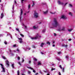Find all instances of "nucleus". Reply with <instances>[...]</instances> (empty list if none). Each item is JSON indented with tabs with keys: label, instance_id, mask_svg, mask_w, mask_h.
<instances>
[{
	"label": "nucleus",
	"instance_id": "nucleus-1",
	"mask_svg": "<svg viewBox=\"0 0 75 75\" xmlns=\"http://www.w3.org/2000/svg\"><path fill=\"white\" fill-rule=\"evenodd\" d=\"M53 22L54 23L52 24V25L54 27H57L59 25L58 21L55 18H54Z\"/></svg>",
	"mask_w": 75,
	"mask_h": 75
},
{
	"label": "nucleus",
	"instance_id": "nucleus-2",
	"mask_svg": "<svg viewBox=\"0 0 75 75\" xmlns=\"http://www.w3.org/2000/svg\"><path fill=\"white\" fill-rule=\"evenodd\" d=\"M34 16L35 18H38V13L36 11H34Z\"/></svg>",
	"mask_w": 75,
	"mask_h": 75
},
{
	"label": "nucleus",
	"instance_id": "nucleus-3",
	"mask_svg": "<svg viewBox=\"0 0 75 75\" xmlns=\"http://www.w3.org/2000/svg\"><path fill=\"white\" fill-rule=\"evenodd\" d=\"M0 65L1 66V68L3 69V71H1V72H5L6 71H5V68L4 67V66H3V64L1 63L0 64Z\"/></svg>",
	"mask_w": 75,
	"mask_h": 75
},
{
	"label": "nucleus",
	"instance_id": "nucleus-4",
	"mask_svg": "<svg viewBox=\"0 0 75 75\" xmlns=\"http://www.w3.org/2000/svg\"><path fill=\"white\" fill-rule=\"evenodd\" d=\"M61 18H63V19H65V20H66V19H67V17L64 15H62V16Z\"/></svg>",
	"mask_w": 75,
	"mask_h": 75
},
{
	"label": "nucleus",
	"instance_id": "nucleus-5",
	"mask_svg": "<svg viewBox=\"0 0 75 75\" xmlns=\"http://www.w3.org/2000/svg\"><path fill=\"white\" fill-rule=\"evenodd\" d=\"M6 64L8 66V67H9V65H10V64H9V62L8 60H6Z\"/></svg>",
	"mask_w": 75,
	"mask_h": 75
},
{
	"label": "nucleus",
	"instance_id": "nucleus-6",
	"mask_svg": "<svg viewBox=\"0 0 75 75\" xmlns=\"http://www.w3.org/2000/svg\"><path fill=\"white\" fill-rule=\"evenodd\" d=\"M58 3L59 4H61V5H63L64 3L63 2H61L60 1H58Z\"/></svg>",
	"mask_w": 75,
	"mask_h": 75
},
{
	"label": "nucleus",
	"instance_id": "nucleus-7",
	"mask_svg": "<svg viewBox=\"0 0 75 75\" xmlns=\"http://www.w3.org/2000/svg\"><path fill=\"white\" fill-rule=\"evenodd\" d=\"M21 16H22V14H23V10H22V9H21Z\"/></svg>",
	"mask_w": 75,
	"mask_h": 75
},
{
	"label": "nucleus",
	"instance_id": "nucleus-8",
	"mask_svg": "<svg viewBox=\"0 0 75 75\" xmlns=\"http://www.w3.org/2000/svg\"><path fill=\"white\" fill-rule=\"evenodd\" d=\"M1 18H3V17H4V15H3V13H1Z\"/></svg>",
	"mask_w": 75,
	"mask_h": 75
},
{
	"label": "nucleus",
	"instance_id": "nucleus-9",
	"mask_svg": "<svg viewBox=\"0 0 75 75\" xmlns=\"http://www.w3.org/2000/svg\"><path fill=\"white\" fill-rule=\"evenodd\" d=\"M69 15H70L71 16H72V14L71 12H69Z\"/></svg>",
	"mask_w": 75,
	"mask_h": 75
},
{
	"label": "nucleus",
	"instance_id": "nucleus-10",
	"mask_svg": "<svg viewBox=\"0 0 75 75\" xmlns=\"http://www.w3.org/2000/svg\"><path fill=\"white\" fill-rule=\"evenodd\" d=\"M44 45V43H42L41 44V45L40 46V47H42Z\"/></svg>",
	"mask_w": 75,
	"mask_h": 75
},
{
	"label": "nucleus",
	"instance_id": "nucleus-11",
	"mask_svg": "<svg viewBox=\"0 0 75 75\" xmlns=\"http://www.w3.org/2000/svg\"><path fill=\"white\" fill-rule=\"evenodd\" d=\"M41 65V63L40 62H39L38 63V65Z\"/></svg>",
	"mask_w": 75,
	"mask_h": 75
},
{
	"label": "nucleus",
	"instance_id": "nucleus-12",
	"mask_svg": "<svg viewBox=\"0 0 75 75\" xmlns=\"http://www.w3.org/2000/svg\"><path fill=\"white\" fill-rule=\"evenodd\" d=\"M61 30L62 31H65V28H64V27H63Z\"/></svg>",
	"mask_w": 75,
	"mask_h": 75
},
{
	"label": "nucleus",
	"instance_id": "nucleus-13",
	"mask_svg": "<svg viewBox=\"0 0 75 75\" xmlns=\"http://www.w3.org/2000/svg\"><path fill=\"white\" fill-rule=\"evenodd\" d=\"M33 59L34 61H37V59L35 58H33Z\"/></svg>",
	"mask_w": 75,
	"mask_h": 75
},
{
	"label": "nucleus",
	"instance_id": "nucleus-14",
	"mask_svg": "<svg viewBox=\"0 0 75 75\" xmlns=\"http://www.w3.org/2000/svg\"><path fill=\"white\" fill-rule=\"evenodd\" d=\"M16 31H18L19 33H20V30H19V29L16 28Z\"/></svg>",
	"mask_w": 75,
	"mask_h": 75
},
{
	"label": "nucleus",
	"instance_id": "nucleus-15",
	"mask_svg": "<svg viewBox=\"0 0 75 75\" xmlns=\"http://www.w3.org/2000/svg\"><path fill=\"white\" fill-rule=\"evenodd\" d=\"M14 64H12L11 65L12 67L13 68H14Z\"/></svg>",
	"mask_w": 75,
	"mask_h": 75
},
{
	"label": "nucleus",
	"instance_id": "nucleus-16",
	"mask_svg": "<svg viewBox=\"0 0 75 75\" xmlns=\"http://www.w3.org/2000/svg\"><path fill=\"white\" fill-rule=\"evenodd\" d=\"M34 38V39H35V40H36V39H38V37L37 36H36V37Z\"/></svg>",
	"mask_w": 75,
	"mask_h": 75
},
{
	"label": "nucleus",
	"instance_id": "nucleus-17",
	"mask_svg": "<svg viewBox=\"0 0 75 75\" xmlns=\"http://www.w3.org/2000/svg\"><path fill=\"white\" fill-rule=\"evenodd\" d=\"M32 2L33 3V4L32 5V7H33L34 5H35V4H34V2L33 1H32Z\"/></svg>",
	"mask_w": 75,
	"mask_h": 75
},
{
	"label": "nucleus",
	"instance_id": "nucleus-18",
	"mask_svg": "<svg viewBox=\"0 0 75 75\" xmlns=\"http://www.w3.org/2000/svg\"><path fill=\"white\" fill-rule=\"evenodd\" d=\"M48 13V11H44V14H47V13Z\"/></svg>",
	"mask_w": 75,
	"mask_h": 75
},
{
	"label": "nucleus",
	"instance_id": "nucleus-19",
	"mask_svg": "<svg viewBox=\"0 0 75 75\" xmlns=\"http://www.w3.org/2000/svg\"><path fill=\"white\" fill-rule=\"evenodd\" d=\"M47 44H48V45H50V42H47Z\"/></svg>",
	"mask_w": 75,
	"mask_h": 75
},
{
	"label": "nucleus",
	"instance_id": "nucleus-20",
	"mask_svg": "<svg viewBox=\"0 0 75 75\" xmlns=\"http://www.w3.org/2000/svg\"><path fill=\"white\" fill-rule=\"evenodd\" d=\"M66 58H67V59H68L69 58V56H65Z\"/></svg>",
	"mask_w": 75,
	"mask_h": 75
},
{
	"label": "nucleus",
	"instance_id": "nucleus-21",
	"mask_svg": "<svg viewBox=\"0 0 75 75\" xmlns=\"http://www.w3.org/2000/svg\"><path fill=\"white\" fill-rule=\"evenodd\" d=\"M17 74L18 75H20V71L19 70H18L17 71Z\"/></svg>",
	"mask_w": 75,
	"mask_h": 75
},
{
	"label": "nucleus",
	"instance_id": "nucleus-22",
	"mask_svg": "<svg viewBox=\"0 0 75 75\" xmlns=\"http://www.w3.org/2000/svg\"><path fill=\"white\" fill-rule=\"evenodd\" d=\"M20 35L22 37H24V35L22 34H21Z\"/></svg>",
	"mask_w": 75,
	"mask_h": 75
},
{
	"label": "nucleus",
	"instance_id": "nucleus-23",
	"mask_svg": "<svg viewBox=\"0 0 75 75\" xmlns=\"http://www.w3.org/2000/svg\"><path fill=\"white\" fill-rule=\"evenodd\" d=\"M28 68H29V69H32V70H33L34 69L33 68H31V67H28Z\"/></svg>",
	"mask_w": 75,
	"mask_h": 75
},
{
	"label": "nucleus",
	"instance_id": "nucleus-24",
	"mask_svg": "<svg viewBox=\"0 0 75 75\" xmlns=\"http://www.w3.org/2000/svg\"><path fill=\"white\" fill-rule=\"evenodd\" d=\"M62 29H61V28H59L57 30V31H62Z\"/></svg>",
	"mask_w": 75,
	"mask_h": 75
},
{
	"label": "nucleus",
	"instance_id": "nucleus-25",
	"mask_svg": "<svg viewBox=\"0 0 75 75\" xmlns=\"http://www.w3.org/2000/svg\"><path fill=\"white\" fill-rule=\"evenodd\" d=\"M72 29H69L68 30V31H69V32L71 31H72Z\"/></svg>",
	"mask_w": 75,
	"mask_h": 75
},
{
	"label": "nucleus",
	"instance_id": "nucleus-26",
	"mask_svg": "<svg viewBox=\"0 0 75 75\" xmlns=\"http://www.w3.org/2000/svg\"><path fill=\"white\" fill-rule=\"evenodd\" d=\"M28 74H31V71H28Z\"/></svg>",
	"mask_w": 75,
	"mask_h": 75
},
{
	"label": "nucleus",
	"instance_id": "nucleus-27",
	"mask_svg": "<svg viewBox=\"0 0 75 75\" xmlns=\"http://www.w3.org/2000/svg\"><path fill=\"white\" fill-rule=\"evenodd\" d=\"M2 58H3V59H6V57H4V56H3Z\"/></svg>",
	"mask_w": 75,
	"mask_h": 75
},
{
	"label": "nucleus",
	"instance_id": "nucleus-28",
	"mask_svg": "<svg viewBox=\"0 0 75 75\" xmlns=\"http://www.w3.org/2000/svg\"><path fill=\"white\" fill-rule=\"evenodd\" d=\"M55 68H52L51 69V71H53V70H55Z\"/></svg>",
	"mask_w": 75,
	"mask_h": 75
},
{
	"label": "nucleus",
	"instance_id": "nucleus-29",
	"mask_svg": "<svg viewBox=\"0 0 75 75\" xmlns=\"http://www.w3.org/2000/svg\"><path fill=\"white\" fill-rule=\"evenodd\" d=\"M42 32H43V33H44L45 32V29H43L42 31Z\"/></svg>",
	"mask_w": 75,
	"mask_h": 75
},
{
	"label": "nucleus",
	"instance_id": "nucleus-30",
	"mask_svg": "<svg viewBox=\"0 0 75 75\" xmlns=\"http://www.w3.org/2000/svg\"><path fill=\"white\" fill-rule=\"evenodd\" d=\"M33 28L34 29H36L37 28V27H36L35 26H33Z\"/></svg>",
	"mask_w": 75,
	"mask_h": 75
},
{
	"label": "nucleus",
	"instance_id": "nucleus-31",
	"mask_svg": "<svg viewBox=\"0 0 75 75\" xmlns=\"http://www.w3.org/2000/svg\"><path fill=\"white\" fill-rule=\"evenodd\" d=\"M59 67L61 68V69H62V67L61 65H60L59 66Z\"/></svg>",
	"mask_w": 75,
	"mask_h": 75
},
{
	"label": "nucleus",
	"instance_id": "nucleus-32",
	"mask_svg": "<svg viewBox=\"0 0 75 75\" xmlns=\"http://www.w3.org/2000/svg\"><path fill=\"white\" fill-rule=\"evenodd\" d=\"M18 64H19V65H20V66H21V63H20V62H18Z\"/></svg>",
	"mask_w": 75,
	"mask_h": 75
},
{
	"label": "nucleus",
	"instance_id": "nucleus-33",
	"mask_svg": "<svg viewBox=\"0 0 75 75\" xmlns=\"http://www.w3.org/2000/svg\"><path fill=\"white\" fill-rule=\"evenodd\" d=\"M69 5L70 6V7H72V4H69Z\"/></svg>",
	"mask_w": 75,
	"mask_h": 75
},
{
	"label": "nucleus",
	"instance_id": "nucleus-34",
	"mask_svg": "<svg viewBox=\"0 0 75 75\" xmlns=\"http://www.w3.org/2000/svg\"><path fill=\"white\" fill-rule=\"evenodd\" d=\"M28 8H30V5L29 4L28 6Z\"/></svg>",
	"mask_w": 75,
	"mask_h": 75
},
{
	"label": "nucleus",
	"instance_id": "nucleus-35",
	"mask_svg": "<svg viewBox=\"0 0 75 75\" xmlns=\"http://www.w3.org/2000/svg\"><path fill=\"white\" fill-rule=\"evenodd\" d=\"M18 39L19 40H23V39H22V38H19Z\"/></svg>",
	"mask_w": 75,
	"mask_h": 75
},
{
	"label": "nucleus",
	"instance_id": "nucleus-36",
	"mask_svg": "<svg viewBox=\"0 0 75 75\" xmlns=\"http://www.w3.org/2000/svg\"><path fill=\"white\" fill-rule=\"evenodd\" d=\"M33 72H34V73H35V72H36V71H35V70H33Z\"/></svg>",
	"mask_w": 75,
	"mask_h": 75
},
{
	"label": "nucleus",
	"instance_id": "nucleus-37",
	"mask_svg": "<svg viewBox=\"0 0 75 75\" xmlns=\"http://www.w3.org/2000/svg\"><path fill=\"white\" fill-rule=\"evenodd\" d=\"M19 42H20V43H22V42H23V40H20Z\"/></svg>",
	"mask_w": 75,
	"mask_h": 75
},
{
	"label": "nucleus",
	"instance_id": "nucleus-38",
	"mask_svg": "<svg viewBox=\"0 0 75 75\" xmlns=\"http://www.w3.org/2000/svg\"><path fill=\"white\" fill-rule=\"evenodd\" d=\"M62 46L63 47H65V45H62Z\"/></svg>",
	"mask_w": 75,
	"mask_h": 75
},
{
	"label": "nucleus",
	"instance_id": "nucleus-39",
	"mask_svg": "<svg viewBox=\"0 0 75 75\" xmlns=\"http://www.w3.org/2000/svg\"><path fill=\"white\" fill-rule=\"evenodd\" d=\"M62 72H64V68H63Z\"/></svg>",
	"mask_w": 75,
	"mask_h": 75
},
{
	"label": "nucleus",
	"instance_id": "nucleus-40",
	"mask_svg": "<svg viewBox=\"0 0 75 75\" xmlns=\"http://www.w3.org/2000/svg\"><path fill=\"white\" fill-rule=\"evenodd\" d=\"M32 47L34 48H35V46L34 45H32Z\"/></svg>",
	"mask_w": 75,
	"mask_h": 75
},
{
	"label": "nucleus",
	"instance_id": "nucleus-41",
	"mask_svg": "<svg viewBox=\"0 0 75 75\" xmlns=\"http://www.w3.org/2000/svg\"><path fill=\"white\" fill-rule=\"evenodd\" d=\"M18 60H20V58L19 57H18Z\"/></svg>",
	"mask_w": 75,
	"mask_h": 75
},
{
	"label": "nucleus",
	"instance_id": "nucleus-42",
	"mask_svg": "<svg viewBox=\"0 0 75 75\" xmlns=\"http://www.w3.org/2000/svg\"><path fill=\"white\" fill-rule=\"evenodd\" d=\"M68 45H65V47L66 48H67V47H68Z\"/></svg>",
	"mask_w": 75,
	"mask_h": 75
},
{
	"label": "nucleus",
	"instance_id": "nucleus-43",
	"mask_svg": "<svg viewBox=\"0 0 75 75\" xmlns=\"http://www.w3.org/2000/svg\"><path fill=\"white\" fill-rule=\"evenodd\" d=\"M13 47H16V45H13Z\"/></svg>",
	"mask_w": 75,
	"mask_h": 75
},
{
	"label": "nucleus",
	"instance_id": "nucleus-44",
	"mask_svg": "<svg viewBox=\"0 0 75 75\" xmlns=\"http://www.w3.org/2000/svg\"><path fill=\"white\" fill-rule=\"evenodd\" d=\"M24 0H22V1H21V3H23V1H24Z\"/></svg>",
	"mask_w": 75,
	"mask_h": 75
},
{
	"label": "nucleus",
	"instance_id": "nucleus-45",
	"mask_svg": "<svg viewBox=\"0 0 75 75\" xmlns=\"http://www.w3.org/2000/svg\"><path fill=\"white\" fill-rule=\"evenodd\" d=\"M5 44H7V42H5Z\"/></svg>",
	"mask_w": 75,
	"mask_h": 75
},
{
	"label": "nucleus",
	"instance_id": "nucleus-46",
	"mask_svg": "<svg viewBox=\"0 0 75 75\" xmlns=\"http://www.w3.org/2000/svg\"><path fill=\"white\" fill-rule=\"evenodd\" d=\"M54 36H56V35H57V34H56V33H54Z\"/></svg>",
	"mask_w": 75,
	"mask_h": 75
},
{
	"label": "nucleus",
	"instance_id": "nucleus-47",
	"mask_svg": "<svg viewBox=\"0 0 75 75\" xmlns=\"http://www.w3.org/2000/svg\"><path fill=\"white\" fill-rule=\"evenodd\" d=\"M71 40H72V39H69V41H71Z\"/></svg>",
	"mask_w": 75,
	"mask_h": 75
},
{
	"label": "nucleus",
	"instance_id": "nucleus-48",
	"mask_svg": "<svg viewBox=\"0 0 75 75\" xmlns=\"http://www.w3.org/2000/svg\"><path fill=\"white\" fill-rule=\"evenodd\" d=\"M38 73H35V75H38Z\"/></svg>",
	"mask_w": 75,
	"mask_h": 75
},
{
	"label": "nucleus",
	"instance_id": "nucleus-49",
	"mask_svg": "<svg viewBox=\"0 0 75 75\" xmlns=\"http://www.w3.org/2000/svg\"><path fill=\"white\" fill-rule=\"evenodd\" d=\"M67 4H68V3H66L64 4V6H66V5H67Z\"/></svg>",
	"mask_w": 75,
	"mask_h": 75
},
{
	"label": "nucleus",
	"instance_id": "nucleus-50",
	"mask_svg": "<svg viewBox=\"0 0 75 75\" xmlns=\"http://www.w3.org/2000/svg\"><path fill=\"white\" fill-rule=\"evenodd\" d=\"M31 39H32V40H34V39H35L34 38H31Z\"/></svg>",
	"mask_w": 75,
	"mask_h": 75
},
{
	"label": "nucleus",
	"instance_id": "nucleus-51",
	"mask_svg": "<svg viewBox=\"0 0 75 75\" xmlns=\"http://www.w3.org/2000/svg\"><path fill=\"white\" fill-rule=\"evenodd\" d=\"M59 75H61V72H59Z\"/></svg>",
	"mask_w": 75,
	"mask_h": 75
},
{
	"label": "nucleus",
	"instance_id": "nucleus-52",
	"mask_svg": "<svg viewBox=\"0 0 75 75\" xmlns=\"http://www.w3.org/2000/svg\"><path fill=\"white\" fill-rule=\"evenodd\" d=\"M31 61H29V64H30L31 63Z\"/></svg>",
	"mask_w": 75,
	"mask_h": 75
},
{
	"label": "nucleus",
	"instance_id": "nucleus-53",
	"mask_svg": "<svg viewBox=\"0 0 75 75\" xmlns=\"http://www.w3.org/2000/svg\"><path fill=\"white\" fill-rule=\"evenodd\" d=\"M24 61V59H23V60L22 61V62H23Z\"/></svg>",
	"mask_w": 75,
	"mask_h": 75
},
{
	"label": "nucleus",
	"instance_id": "nucleus-54",
	"mask_svg": "<svg viewBox=\"0 0 75 75\" xmlns=\"http://www.w3.org/2000/svg\"><path fill=\"white\" fill-rule=\"evenodd\" d=\"M58 54H61V52H58Z\"/></svg>",
	"mask_w": 75,
	"mask_h": 75
},
{
	"label": "nucleus",
	"instance_id": "nucleus-55",
	"mask_svg": "<svg viewBox=\"0 0 75 75\" xmlns=\"http://www.w3.org/2000/svg\"><path fill=\"white\" fill-rule=\"evenodd\" d=\"M33 63H34V64H35V65H36V64L35 63V62H34Z\"/></svg>",
	"mask_w": 75,
	"mask_h": 75
},
{
	"label": "nucleus",
	"instance_id": "nucleus-56",
	"mask_svg": "<svg viewBox=\"0 0 75 75\" xmlns=\"http://www.w3.org/2000/svg\"><path fill=\"white\" fill-rule=\"evenodd\" d=\"M55 45H53V47H55Z\"/></svg>",
	"mask_w": 75,
	"mask_h": 75
},
{
	"label": "nucleus",
	"instance_id": "nucleus-57",
	"mask_svg": "<svg viewBox=\"0 0 75 75\" xmlns=\"http://www.w3.org/2000/svg\"><path fill=\"white\" fill-rule=\"evenodd\" d=\"M58 60V61H60V59H59V58H58L57 59Z\"/></svg>",
	"mask_w": 75,
	"mask_h": 75
},
{
	"label": "nucleus",
	"instance_id": "nucleus-58",
	"mask_svg": "<svg viewBox=\"0 0 75 75\" xmlns=\"http://www.w3.org/2000/svg\"><path fill=\"white\" fill-rule=\"evenodd\" d=\"M15 3H16V4H17V2H16V1H15Z\"/></svg>",
	"mask_w": 75,
	"mask_h": 75
},
{
	"label": "nucleus",
	"instance_id": "nucleus-59",
	"mask_svg": "<svg viewBox=\"0 0 75 75\" xmlns=\"http://www.w3.org/2000/svg\"><path fill=\"white\" fill-rule=\"evenodd\" d=\"M17 51H19V50L18 49L17 50Z\"/></svg>",
	"mask_w": 75,
	"mask_h": 75
},
{
	"label": "nucleus",
	"instance_id": "nucleus-60",
	"mask_svg": "<svg viewBox=\"0 0 75 75\" xmlns=\"http://www.w3.org/2000/svg\"><path fill=\"white\" fill-rule=\"evenodd\" d=\"M40 73H41V70L40 71Z\"/></svg>",
	"mask_w": 75,
	"mask_h": 75
},
{
	"label": "nucleus",
	"instance_id": "nucleus-61",
	"mask_svg": "<svg viewBox=\"0 0 75 75\" xmlns=\"http://www.w3.org/2000/svg\"><path fill=\"white\" fill-rule=\"evenodd\" d=\"M51 14H55V13H52V12H51Z\"/></svg>",
	"mask_w": 75,
	"mask_h": 75
},
{
	"label": "nucleus",
	"instance_id": "nucleus-62",
	"mask_svg": "<svg viewBox=\"0 0 75 75\" xmlns=\"http://www.w3.org/2000/svg\"><path fill=\"white\" fill-rule=\"evenodd\" d=\"M25 28H27V26H25Z\"/></svg>",
	"mask_w": 75,
	"mask_h": 75
},
{
	"label": "nucleus",
	"instance_id": "nucleus-63",
	"mask_svg": "<svg viewBox=\"0 0 75 75\" xmlns=\"http://www.w3.org/2000/svg\"><path fill=\"white\" fill-rule=\"evenodd\" d=\"M47 75H50V74H47Z\"/></svg>",
	"mask_w": 75,
	"mask_h": 75
},
{
	"label": "nucleus",
	"instance_id": "nucleus-64",
	"mask_svg": "<svg viewBox=\"0 0 75 75\" xmlns=\"http://www.w3.org/2000/svg\"><path fill=\"white\" fill-rule=\"evenodd\" d=\"M22 75H25L24 74H22Z\"/></svg>",
	"mask_w": 75,
	"mask_h": 75
}]
</instances>
